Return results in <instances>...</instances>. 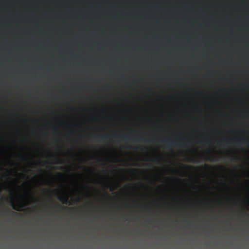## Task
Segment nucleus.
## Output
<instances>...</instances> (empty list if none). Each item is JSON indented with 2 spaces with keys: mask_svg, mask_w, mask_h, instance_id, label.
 Wrapping results in <instances>:
<instances>
[{
  "mask_svg": "<svg viewBox=\"0 0 249 249\" xmlns=\"http://www.w3.org/2000/svg\"><path fill=\"white\" fill-rule=\"evenodd\" d=\"M113 138H115V139L123 138L124 140L125 141H134V140H135L136 139H138V138H139V137H134L131 135H126L124 136L123 137L115 135L113 136Z\"/></svg>",
  "mask_w": 249,
  "mask_h": 249,
  "instance_id": "nucleus-1",
  "label": "nucleus"
},
{
  "mask_svg": "<svg viewBox=\"0 0 249 249\" xmlns=\"http://www.w3.org/2000/svg\"><path fill=\"white\" fill-rule=\"evenodd\" d=\"M237 142L239 144L248 143L249 144V139L248 137H245L237 141Z\"/></svg>",
  "mask_w": 249,
  "mask_h": 249,
  "instance_id": "nucleus-2",
  "label": "nucleus"
},
{
  "mask_svg": "<svg viewBox=\"0 0 249 249\" xmlns=\"http://www.w3.org/2000/svg\"><path fill=\"white\" fill-rule=\"evenodd\" d=\"M59 200L65 204L67 205L69 203V198L67 195H65L63 197H60Z\"/></svg>",
  "mask_w": 249,
  "mask_h": 249,
  "instance_id": "nucleus-3",
  "label": "nucleus"
},
{
  "mask_svg": "<svg viewBox=\"0 0 249 249\" xmlns=\"http://www.w3.org/2000/svg\"><path fill=\"white\" fill-rule=\"evenodd\" d=\"M11 205H12L13 209H14L15 210L18 211H20V209L24 207V206L23 205L20 204H18L17 205V207L14 202L12 203Z\"/></svg>",
  "mask_w": 249,
  "mask_h": 249,
  "instance_id": "nucleus-4",
  "label": "nucleus"
},
{
  "mask_svg": "<svg viewBox=\"0 0 249 249\" xmlns=\"http://www.w3.org/2000/svg\"><path fill=\"white\" fill-rule=\"evenodd\" d=\"M109 137V135H106L105 136H95L94 137V138L96 139H100L102 140H105L107 138H108Z\"/></svg>",
  "mask_w": 249,
  "mask_h": 249,
  "instance_id": "nucleus-5",
  "label": "nucleus"
},
{
  "mask_svg": "<svg viewBox=\"0 0 249 249\" xmlns=\"http://www.w3.org/2000/svg\"><path fill=\"white\" fill-rule=\"evenodd\" d=\"M162 142L166 143L168 145V146L175 145V142L173 141H170V140H169L167 141H163Z\"/></svg>",
  "mask_w": 249,
  "mask_h": 249,
  "instance_id": "nucleus-6",
  "label": "nucleus"
},
{
  "mask_svg": "<svg viewBox=\"0 0 249 249\" xmlns=\"http://www.w3.org/2000/svg\"><path fill=\"white\" fill-rule=\"evenodd\" d=\"M178 146L180 147L185 148L186 147V142L182 141H180L179 142Z\"/></svg>",
  "mask_w": 249,
  "mask_h": 249,
  "instance_id": "nucleus-7",
  "label": "nucleus"
},
{
  "mask_svg": "<svg viewBox=\"0 0 249 249\" xmlns=\"http://www.w3.org/2000/svg\"><path fill=\"white\" fill-rule=\"evenodd\" d=\"M8 212H10V213L14 215V216H17V217H19V216H21V214L20 213H18L17 212H13V211H10L9 210H7Z\"/></svg>",
  "mask_w": 249,
  "mask_h": 249,
  "instance_id": "nucleus-8",
  "label": "nucleus"
},
{
  "mask_svg": "<svg viewBox=\"0 0 249 249\" xmlns=\"http://www.w3.org/2000/svg\"><path fill=\"white\" fill-rule=\"evenodd\" d=\"M58 207L60 209H61V210H69V209H70V208H68V207H67L62 206H61V205H58Z\"/></svg>",
  "mask_w": 249,
  "mask_h": 249,
  "instance_id": "nucleus-9",
  "label": "nucleus"
},
{
  "mask_svg": "<svg viewBox=\"0 0 249 249\" xmlns=\"http://www.w3.org/2000/svg\"><path fill=\"white\" fill-rule=\"evenodd\" d=\"M56 164H62L63 163V161H62V160L59 159H57V161L55 162Z\"/></svg>",
  "mask_w": 249,
  "mask_h": 249,
  "instance_id": "nucleus-10",
  "label": "nucleus"
},
{
  "mask_svg": "<svg viewBox=\"0 0 249 249\" xmlns=\"http://www.w3.org/2000/svg\"><path fill=\"white\" fill-rule=\"evenodd\" d=\"M238 160V157L236 156L234 157V158L231 160L232 161L237 160Z\"/></svg>",
  "mask_w": 249,
  "mask_h": 249,
  "instance_id": "nucleus-11",
  "label": "nucleus"
},
{
  "mask_svg": "<svg viewBox=\"0 0 249 249\" xmlns=\"http://www.w3.org/2000/svg\"><path fill=\"white\" fill-rule=\"evenodd\" d=\"M189 161H191V162H199V160H190Z\"/></svg>",
  "mask_w": 249,
  "mask_h": 249,
  "instance_id": "nucleus-12",
  "label": "nucleus"
},
{
  "mask_svg": "<svg viewBox=\"0 0 249 249\" xmlns=\"http://www.w3.org/2000/svg\"><path fill=\"white\" fill-rule=\"evenodd\" d=\"M139 140H140L141 141H144L145 142H147V140H144L143 139H139Z\"/></svg>",
  "mask_w": 249,
  "mask_h": 249,
  "instance_id": "nucleus-13",
  "label": "nucleus"
},
{
  "mask_svg": "<svg viewBox=\"0 0 249 249\" xmlns=\"http://www.w3.org/2000/svg\"><path fill=\"white\" fill-rule=\"evenodd\" d=\"M21 158L22 159H25V157H24V156H21Z\"/></svg>",
  "mask_w": 249,
  "mask_h": 249,
  "instance_id": "nucleus-14",
  "label": "nucleus"
},
{
  "mask_svg": "<svg viewBox=\"0 0 249 249\" xmlns=\"http://www.w3.org/2000/svg\"><path fill=\"white\" fill-rule=\"evenodd\" d=\"M227 142L229 143V141H227Z\"/></svg>",
  "mask_w": 249,
  "mask_h": 249,
  "instance_id": "nucleus-15",
  "label": "nucleus"
}]
</instances>
